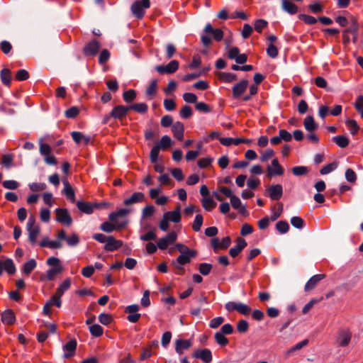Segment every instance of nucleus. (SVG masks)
Here are the masks:
<instances>
[{
    "label": "nucleus",
    "instance_id": "nucleus-48",
    "mask_svg": "<svg viewBox=\"0 0 363 363\" xmlns=\"http://www.w3.org/2000/svg\"><path fill=\"white\" fill-rule=\"evenodd\" d=\"M123 100L126 103H130L136 98V92L133 89H129L123 94Z\"/></svg>",
    "mask_w": 363,
    "mask_h": 363
},
{
    "label": "nucleus",
    "instance_id": "nucleus-10",
    "mask_svg": "<svg viewBox=\"0 0 363 363\" xmlns=\"http://www.w3.org/2000/svg\"><path fill=\"white\" fill-rule=\"evenodd\" d=\"M100 48L101 45L99 42L94 39L86 44L83 52L85 56H95L98 53Z\"/></svg>",
    "mask_w": 363,
    "mask_h": 363
},
{
    "label": "nucleus",
    "instance_id": "nucleus-4",
    "mask_svg": "<svg viewBox=\"0 0 363 363\" xmlns=\"http://www.w3.org/2000/svg\"><path fill=\"white\" fill-rule=\"evenodd\" d=\"M150 6V0H141L135 1L131 6L133 13L138 18H142L145 14V9Z\"/></svg>",
    "mask_w": 363,
    "mask_h": 363
},
{
    "label": "nucleus",
    "instance_id": "nucleus-3",
    "mask_svg": "<svg viewBox=\"0 0 363 363\" xmlns=\"http://www.w3.org/2000/svg\"><path fill=\"white\" fill-rule=\"evenodd\" d=\"M39 151L41 155L44 157V161L47 164L56 165L57 160L56 157L51 154V147L47 143H40Z\"/></svg>",
    "mask_w": 363,
    "mask_h": 363
},
{
    "label": "nucleus",
    "instance_id": "nucleus-12",
    "mask_svg": "<svg viewBox=\"0 0 363 363\" xmlns=\"http://www.w3.org/2000/svg\"><path fill=\"white\" fill-rule=\"evenodd\" d=\"M192 356L194 358L201 359L205 363H210L213 359L211 351L206 348L196 350Z\"/></svg>",
    "mask_w": 363,
    "mask_h": 363
},
{
    "label": "nucleus",
    "instance_id": "nucleus-61",
    "mask_svg": "<svg viewBox=\"0 0 363 363\" xmlns=\"http://www.w3.org/2000/svg\"><path fill=\"white\" fill-rule=\"evenodd\" d=\"M29 188L33 191H41L46 188V184L42 182H34L29 184Z\"/></svg>",
    "mask_w": 363,
    "mask_h": 363
},
{
    "label": "nucleus",
    "instance_id": "nucleus-31",
    "mask_svg": "<svg viewBox=\"0 0 363 363\" xmlns=\"http://www.w3.org/2000/svg\"><path fill=\"white\" fill-rule=\"evenodd\" d=\"M71 135L73 140L77 144L83 142L85 145H87L90 142V137L84 135L80 132L74 131Z\"/></svg>",
    "mask_w": 363,
    "mask_h": 363
},
{
    "label": "nucleus",
    "instance_id": "nucleus-44",
    "mask_svg": "<svg viewBox=\"0 0 363 363\" xmlns=\"http://www.w3.org/2000/svg\"><path fill=\"white\" fill-rule=\"evenodd\" d=\"M28 232V240L32 243L34 244L36 242L37 237L40 233V228L36 225L34 228L27 230Z\"/></svg>",
    "mask_w": 363,
    "mask_h": 363
},
{
    "label": "nucleus",
    "instance_id": "nucleus-50",
    "mask_svg": "<svg viewBox=\"0 0 363 363\" xmlns=\"http://www.w3.org/2000/svg\"><path fill=\"white\" fill-rule=\"evenodd\" d=\"M291 172L295 176L300 177L306 175L308 172V169L305 166H297L293 167Z\"/></svg>",
    "mask_w": 363,
    "mask_h": 363
},
{
    "label": "nucleus",
    "instance_id": "nucleus-19",
    "mask_svg": "<svg viewBox=\"0 0 363 363\" xmlns=\"http://www.w3.org/2000/svg\"><path fill=\"white\" fill-rule=\"evenodd\" d=\"M123 245V241L116 240L112 235L108 236V242L104 246V250L108 252H113L118 250Z\"/></svg>",
    "mask_w": 363,
    "mask_h": 363
},
{
    "label": "nucleus",
    "instance_id": "nucleus-2",
    "mask_svg": "<svg viewBox=\"0 0 363 363\" xmlns=\"http://www.w3.org/2000/svg\"><path fill=\"white\" fill-rule=\"evenodd\" d=\"M39 151L41 155L44 157V161L47 164L56 165L57 160L56 157L51 154V147L47 143H40Z\"/></svg>",
    "mask_w": 363,
    "mask_h": 363
},
{
    "label": "nucleus",
    "instance_id": "nucleus-60",
    "mask_svg": "<svg viewBox=\"0 0 363 363\" xmlns=\"http://www.w3.org/2000/svg\"><path fill=\"white\" fill-rule=\"evenodd\" d=\"M179 114L182 118L186 119L190 118L192 115L191 108L186 105L183 106L182 108L180 110Z\"/></svg>",
    "mask_w": 363,
    "mask_h": 363
},
{
    "label": "nucleus",
    "instance_id": "nucleus-43",
    "mask_svg": "<svg viewBox=\"0 0 363 363\" xmlns=\"http://www.w3.org/2000/svg\"><path fill=\"white\" fill-rule=\"evenodd\" d=\"M155 212L154 206H145L142 211V218L148 219L152 217Z\"/></svg>",
    "mask_w": 363,
    "mask_h": 363
},
{
    "label": "nucleus",
    "instance_id": "nucleus-52",
    "mask_svg": "<svg viewBox=\"0 0 363 363\" xmlns=\"http://www.w3.org/2000/svg\"><path fill=\"white\" fill-rule=\"evenodd\" d=\"M220 79L225 82H231L237 79L236 75L233 73L221 72L219 74Z\"/></svg>",
    "mask_w": 363,
    "mask_h": 363
},
{
    "label": "nucleus",
    "instance_id": "nucleus-24",
    "mask_svg": "<svg viewBox=\"0 0 363 363\" xmlns=\"http://www.w3.org/2000/svg\"><path fill=\"white\" fill-rule=\"evenodd\" d=\"M62 267H52L47 271L46 275H41L40 280L42 281H52L55 276L57 274L61 273Z\"/></svg>",
    "mask_w": 363,
    "mask_h": 363
},
{
    "label": "nucleus",
    "instance_id": "nucleus-33",
    "mask_svg": "<svg viewBox=\"0 0 363 363\" xmlns=\"http://www.w3.org/2000/svg\"><path fill=\"white\" fill-rule=\"evenodd\" d=\"M130 213V210L128 208H121L117 211L112 212L109 214L108 218L112 222H116L118 218L125 217Z\"/></svg>",
    "mask_w": 363,
    "mask_h": 363
},
{
    "label": "nucleus",
    "instance_id": "nucleus-16",
    "mask_svg": "<svg viewBox=\"0 0 363 363\" xmlns=\"http://www.w3.org/2000/svg\"><path fill=\"white\" fill-rule=\"evenodd\" d=\"M267 191L273 201H278L282 196L283 188L281 184L272 185L268 188Z\"/></svg>",
    "mask_w": 363,
    "mask_h": 363
},
{
    "label": "nucleus",
    "instance_id": "nucleus-5",
    "mask_svg": "<svg viewBox=\"0 0 363 363\" xmlns=\"http://www.w3.org/2000/svg\"><path fill=\"white\" fill-rule=\"evenodd\" d=\"M197 255L196 250L192 251H186L184 254H181L176 259V261H173L172 264L179 269L183 270L182 267L177 266V264L184 265L187 263H189L191 261V258H193Z\"/></svg>",
    "mask_w": 363,
    "mask_h": 363
},
{
    "label": "nucleus",
    "instance_id": "nucleus-34",
    "mask_svg": "<svg viewBox=\"0 0 363 363\" xmlns=\"http://www.w3.org/2000/svg\"><path fill=\"white\" fill-rule=\"evenodd\" d=\"M271 216L269 219L271 221L277 220L283 212V206H272L270 208Z\"/></svg>",
    "mask_w": 363,
    "mask_h": 363
},
{
    "label": "nucleus",
    "instance_id": "nucleus-13",
    "mask_svg": "<svg viewBox=\"0 0 363 363\" xmlns=\"http://www.w3.org/2000/svg\"><path fill=\"white\" fill-rule=\"evenodd\" d=\"M128 111H129L128 106L119 105V106H115L112 109V111L111 112V116H112V118H113L115 119L123 120L124 118L126 117Z\"/></svg>",
    "mask_w": 363,
    "mask_h": 363
},
{
    "label": "nucleus",
    "instance_id": "nucleus-29",
    "mask_svg": "<svg viewBox=\"0 0 363 363\" xmlns=\"http://www.w3.org/2000/svg\"><path fill=\"white\" fill-rule=\"evenodd\" d=\"M145 196L142 192H135L123 201V204H133L141 203L144 201Z\"/></svg>",
    "mask_w": 363,
    "mask_h": 363
},
{
    "label": "nucleus",
    "instance_id": "nucleus-8",
    "mask_svg": "<svg viewBox=\"0 0 363 363\" xmlns=\"http://www.w3.org/2000/svg\"><path fill=\"white\" fill-rule=\"evenodd\" d=\"M5 271L9 275H13L16 272V267L12 259L6 258L4 260H0V276Z\"/></svg>",
    "mask_w": 363,
    "mask_h": 363
},
{
    "label": "nucleus",
    "instance_id": "nucleus-36",
    "mask_svg": "<svg viewBox=\"0 0 363 363\" xmlns=\"http://www.w3.org/2000/svg\"><path fill=\"white\" fill-rule=\"evenodd\" d=\"M2 83L6 86H10L11 81V72L9 69H3L0 73Z\"/></svg>",
    "mask_w": 363,
    "mask_h": 363
},
{
    "label": "nucleus",
    "instance_id": "nucleus-28",
    "mask_svg": "<svg viewBox=\"0 0 363 363\" xmlns=\"http://www.w3.org/2000/svg\"><path fill=\"white\" fill-rule=\"evenodd\" d=\"M352 335L349 331L343 330L340 333L337 340L340 347H346L350 342Z\"/></svg>",
    "mask_w": 363,
    "mask_h": 363
},
{
    "label": "nucleus",
    "instance_id": "nucleus-1",
    "mask_svg": "<svg viewBox=\"0 0 363 363\" xmlns=\"http://www.w3.org/2000/svg\"><path fill=\"white\" fill-rule=\"evenodd\" d=\"M223 38V32L220 28H214L211 23H207L203 29V34L201 37V43L208 47L212 38L216 41H220Z\"/></svg>",
    "mask_w": 363,
    "mask_h": 363
},
{
    "label": "nucleus",
    "instance_id": "nucleus-49",
    "mask_svg": "<svg viewBox=\"0 0 363 363\" xmlns=\"http://www.w3.org/2000/svg\"><path fill=\"white\" fill-rule=\"evenodd\" d=\"M347 127L349 128L351 134L354 135L358 131L359 127L354 120L348 119L345 121Z\"/></svg>",
    "mask_w": 363,
    "mask_h": 363
},
{
    "label": "nucleus",
    "instance_id": "nucleus-25",
    "mask_svg": "<svg viewBox=\"0 0 363 363\" xmlns=\"http://www.w3.org/2000/svg\"><path fill=\"white\" fill-rule=\"evenodd\" d=\"M1 321L4 324L13 325L16 321V316L13 311L11 309L4 311L1 314Z\"/></svg>",
    "mask_w": 363,
    "mask_h": 363
},
{
    "label": "nucleus",
    "instance_id": "nucleus-45",
    "mask_svg": "<svg viewBox=\"0 0 363 363\" xmlns=\"http://www.w3.org/2000/svg\"><path fill=\"white\" fill-rule=\"evenodd\" d=\"M214 337L216 342L221 347H225L229 343L228 339L225 337V335L220 332L216 333Z\"/></svg>",
    "mask_w": 363,
    "mask_h": 363
},
{
    "label": "nucleus",
    "instance_id": "nucleus-57",
    "mask_svg": "<svg viewBox=\"0 0 363 363\" xmlns=\"http://www.w3.org/2000/svg\"><path fill=\"white\" fill-rule=\"evenodd\" d=\"M160 150V146L157 145L152 148L150 153V158L152 163H155L157 161Z\"/></svg>",
    "mask_w": 363,
    "mask_h": 363
},
{
    "label": "nucleus",
    "instance_id": "nucleus-54",
    "mask_svg": "<svg viewBox=\"0 0 363 363\" xmlns=\"http://www.w3.org/2000/svg\"><path fill=\"white\" fill-rule=\"evenodd\" d=\"M290 222L294 228L298 229L303 228L304 225V220L301 217L298 216L292 217L290 220Z\"/></svg>",
    "mask_w": 363,
    "mask_h": 363
},
{
    "label": "nucleus",
    "instance_id": "nucleus-14",
    "mask_svg": "<svg viewBox=\"0 0 363 363\" xmlns=\"http://www.w3.org/2000/svg\"><path fill=\"white\" fill-rule=\"evenodd\" d=\"M236 245L232 247L229 250L230 255L235 258L239 255V254L244 250V248L247 245V242L246 240L242 238H238L236 239Z\"/></svg>",
    "mask_w": 363,
    "mask_h": 363
},
{
    "label": "nucleus",
    "instance_id": "nucleus-40",
    "mask_svg": "<svg viewBox=\"0 0 363 363\" xmlns=\"http://www.w3.org/2000/svg\"><path fill=\"white\" fill-rule=\"evenodd\" d=\"M333 141L342 148L346 147L349 145V139L344 135H337L333 138Z\"/></svg>",
    "mask_w": 363,
    "mask_h": 363
},
{
    "label": "nucleus",
    "instance_id": "nucleus-53",
    "mask_svg": "<svg viewBox=\"0 0 363 363\" xmlns=\"http://www.w3.org/2000/svg\"><path fill=\"white\" fill-rule=\"evenodd\" d=\"M237 330L240 333H245L249 329V324L245 320H240L237 323Z\"/></svg>",
    "mask_w": 363,
    "mask_h": 363
},
{
    "label": "nucleus",
    "instance_id": "nucleus-15",
    "mask_svg": "<svg viewBox=\"0 0 363 363\" xmlns=\"http://www.w3.org/2000/svg\"><path fill=\"white\" fill-rule=\"evenodd\" d=\"M247 86L248 81L246 79H242L235 84L232 89L233 98L238 99L245 91Z\"/></svg>",
    "mask_w": 363,
    "mask_h": 363
},
{
    "label": "nucleus",
    "instance_id": "nucleus-21",
    "mask_svg": "<svg viewBox=\"0 0 363 363\" xmlns=\"http://www.w3.org/2000/svg\"><path fill=\"white\" fill-rule=\"evenodd\" d=\"M268 176L272 177L273 175H282L284 174V169L279 164L277 159H274L272 161V167H267Z\"/></svg>",
    "mask_w": 363,
    "mask_h": 363
},
{
    "label": "nucleus",
    "instance_id": "nucleus-41",
    "mask_svg": "<svg viewBox=\"0 0 363 363\" xmlns=\"http://www.w3.org/2000/svg\"><path fill=\"white\" fill-rule=\"evenodd\" d=\"M89 332L92 336L99 337L103 335L104 329L99 324H94L89 327Z\"/></svg>",
    "mask_w": 363,
    "mask_h": 363
},
{
    "label": "nucleus",
    "instance_id": "nucleus-18",
    "mask_svg": "<svg viewBox=\"0 0 363 363\" xmlns=\"http://www.w3.org/2000/svg\"><path fill=\"white\" fill-rule=\"evenodd\" d=\"M325 277V274H315L311 277L309 280L306 282L304 286V291L306 292H308L313 289L319 281H320L322 279H323Z\"/></svg>",
    "mask_w": 363,
    "mask_h": 363
},
{
    "label": "nucleus",
    "instance_id": "nucleus-7",
    "mask_svg": "<svg viewBox=\"0 0 363 363\" xmlns=\"http://www.w3.org/2000/svg\"><path fill=\"white\" fill-rule=\"evenodd\" d=\"M177 233L174 231L170 232L166 236L159 239L157 241V247L162 250H166L169 245L174 243L177 240Z\"/></svg>",
    "mask_w": 363,
    "mask_h": 363
},
{
    "label": "nucleus",
    "instance_id": "nucleus-55",
    "mask_svg": "<svg viewBox=\"0 0 363 363\" xmlns=\"http://www.w3.org/2000/svg\"><path fill=\"white\" fill-rule=\"evenodd\" d=\"M13 157L11 155L7 154L1 156V164L6 168L11 167L13 163Z\"/></svg>",
    "mask_w": 363,
    "mask_h": 363
},
{
    "label": "nucleus",
    "instance_id": "nucleus-32",
    "mask_svg": "<svg viewBox=\"0 0 363 363\" xmlns=\"http://www.w3.org/2000/svg\"><path fill=\"white\" fill-rule=\"evenodd\" d=\"M359 25L356 19L352 18L351 23L349 27L343 31V38H346V33H351L355 37L357 35Z\"/></svg>",
    "mask_w": 363,
    "mask_h": 363
},
{
    "label": "nucleus",
    "instance_id": "nucleus-47",
    "mask_svg": "<svg viewBox=\"0 0 363 363\" xmlns=\"http://www.w3.org/2000/svg\"><path fill=\"white\" fill-rule=\"evenodd\" d=\"M203 222V218L201 214H197L195 216L194 220L192 223V229L195 232H199Z\"/></svg>",
    "mask_w": 363,
    "mask_h": 363
},
{
    "label": "nucleus",
    "instance_id": "nucleus-22",
    "mask_svg": "<svg viewBox=\"0 0 363 363\" xmlns=\"http://www.w3.org/2000/svg\"><path fill=\"white\" fill-rule=\"evenodd\" d=\"M172 131L178 140L182 141L184 139V127L182 122L177 121L172 124Z\"/></svg>",
    "mask_w": 363,
    "mask_h": 363
},
{
    "label": "nucleus",
    "instance_id": "nucleus-64",
    "mask_svg": "<svg viewBox=\"0 0 363 363\" xmlns=\"http://www.w3.org/2000/svg\"><path fill=\"white\" fill-rule=\"evenodd\" d=\"M267 53L270 57L275 58L278 56L279 51L275 45L270 43L267 48Z\"/></svg>",
    "mask_w": 363,
    "mask_h": 363
},
{
    "label": "nucleus",
    "instance_id": "nucleus-30",
    "mask_svg": "<svg viewBox=\"0 0 363 363\" xmlns=\"http://www.w3.org/2000/svg\"><path fill=\"white\" fill-rule=\"evenodd\" d=\"M305 129L308 132H313L318 128V124L315 122L314 118L311 116H308L303 121Z\"/></svg>",
    "mask_w": 363,
    "mask_h": 363
},
{
    "label": "nucleus",
    "instance_id": "nucleus-27",
    "mask_svg": "<svg viewBox=\"0 0 363 363\" xmlns=\"http://www.w3.org/2000/svg\"><path fill=\"white\" fill-rule=\"evenodd\" d=\"M282 9L291 15L296 14L298 12V6L289 0L281 1Z\"/></svg>",
    "mask_w": 363,
    "mask_h": 363
},
{
    "label": "nucleus",
    "instance_id": "nucleus-20",
    "mask_svg": "<svg viewBox=\"0 0 363 363\" xmlns=\"http://www.w3.org/2000/svg\"><path fill=\"white\" fill-rule=\"evenodd\" d=\"M77 346V342L75 339H72L67 342L63 346V350L67 352L64 354V357L68 359L73 357L75 354Z\"/></svg>",
    "mask_w": 363,
    "mask_h": 363
},
{
    "label": "nucleus",
    "instance_id": "nucleus-23",
    "mask_svg": "<svg viewBox=\"0 0 363 363\" xmlns=\"http://www.w3.org/2000/svg\"><path fill=\"white\" fill-rule=\"evenodd\" d=\"M164 216L167 217L169 222H173L175 223L180 222L182 218L180 206H178V207L172 211H167L164 213Z\"/></svg>",
    "mask_w": 363,
    "mask_h": 363
},
{
    "label": "nucleus",
    "instance_id": "nucleus-39",
    "mask_svg": "<svg viewBox=\"0 0 363 363\" xmlns=\"http://www.w3.org/2000/svg\"><path fill=\"white\" fill-rule=\"evenodd\" d=\"M157 80L153 79L151 81L150 85L146 89V96L149 97L150 99L153 98V96L157 93Z\"/></svg>",
    "mask_w": 363,
    "mask_h": 363
},
{
    "label": "nucleus",
    "instance_id": "nucleus-17",
    "mask_svg": "<svg viewBox=\"0 0 363 363\" xmlns=\"http://www.w3.org/2000/svg\"><path fill=\"white\" fill-rule=\"evenodd\" d=\"M191 345V340L178 339L175 341V351L179 355H182L184 351L189 349Z\"/></svg>",
    "mask_w": 363,
    "mask_h": 363
},
{
    "label": "nucleus",
    "instance_id": "nucleus-62",
    "mask_svg": "<svg viewBox=\"0 0 363 363\" xmlns=\"http://www.w3.org/2000/svg\"><path fill=\"white\" fill-rule=\"evenodd\" d=\"M354 108L360 113L361 117L363 118V96H359L357 98L354 103Z\"/></svg>",
    "mask_w": 363,
    "mask_h": 363
},
{
    "label": "nucleus",
    "instance_id": "nucleus-56",
    "mask_svg": "<svg viewBox=\"0 0 363 363\" xmlns=\"http://www.w3.org/2000/svg\"><path fill=\"white\" fill-rule=\"evenodd\" d=\"M98 318H99V321L104 325H109L111 323V321L113 320L111 315L109 314L105 313H101L99 315Z\"/></svg>",
    "mask_w": 363,
    "mask_h": 363
},
{
    "label": "nucleus",
    "instance_id": "nucleus-51",
    "mask_svg": "<svg viewBox=\"0 0 363 363\" xmlns=\"http://www.w3.org/2000/svg\"><path fill=\"white\" fill-rule=\"evenodd\" d=\"M212 267V264L203 262L199 265V270L202 275L207 276L211 272Z\"/></svg>",
    "mask_w": 363,
    "mask_h": 363
},
{
    "label": "nucleus",
    "instance_id": "nucleus-58",
    "mask_svg": "<svg viewBox=\"0 0 363 363\" xmlns=\"http://www.w3.org/2000/svg\"><path fill=\"white\" fill-rule=\"evenodd\" d=\"M298 18L308 25H313L317 22V19L315 18L306 14H300L298 16Z\"/></svg>",
    "mask_w": 363,
    "mask_h": 363
},
{
    "label": "nucleus",
    "instance_id": "nucleus-26",
    "mask_svg": "<svg viewBox=\"0 0 363 363\" xmlns=\"http://www.w3.org/2000/svg\"><path fill=\"white\" fill-rule=\"evenodd\" d=\"M64 189L63 194L65 195L68 201L71 203L74 202V191L72 186L69 184L67 180L63 181Z\"/></svg>",
    "mask_w": 363,
    "mask_h": 363
},
{
    "label": "nucleus",
    "instance_id": "nucleus-63",
    "mask_svg": "<svg viewBox=\"0 0 363 363\" xmlns=\"http://www.w3.org/2000/svg\"><path fill=\"white\" fill-rule=\"evenodd\" d=\"M3 186L7 189L15 190L18 188L19 184L15 180H6L3 182Z\"/></svg>",
    "mask_w": 363,
    "mask_h": 363
},
{
    "label": "nucleus",
    "instance_id": "nucleus-11",
    "mask_svg": "<svg viewBox=\"0 0 363 363\" xmlns=\"http://www.w3.org/2000/svg\"><path fill=\"white\" fill-rule=\"evenodd\" d=\"M220 143L224 146H230L231 145H238L241 143L250 144L251 139L247 138H219Z\"/></svg>",
    "mask_w": 363,
    "mask_h": 363
},
{
    "label": "nucleus",
    "instance_id": "nucleus-6",
    "mask_svg": "<svg viewBox=\"0 0 363 363\" xmlns=\"http://www.w3.org/2000/svg\"><path fill=\"white\" fill-rule=\"evenodd\" d=\"M56 220L63 225L69 226L72 223V218L67 209L57 208L55 210Z\"/></svg>",
    "mask_w": 363,
    "mask_h": 363
},
{
    "label": "nucleus",
    "instance_id": "nucleus-9",
    "mask_svg": "<svg viewBox=\"0 0 363 363\" xmlns=\"http://www.w3.org/2000/svg\"><path fill=\"white\" fill-rule=\"evenodd\" d=\"M179 68V62L178 61L174 60L170 61L166 65H157L155 67V69L160 74H173Z\"/></svg>",
    "mask_w": 363,
    "mask_h": 363
},
{
    "label": "nucleus",
    "instance_id": "nucleus-37",
    "mask_svg": "<svg viewBox=\"0 0 363 363\" xmlns=\"http://www.w3.org/2000/svg\"><path fill=\"white\" fill-rule=\"evenodd\" d=\"M71 285L70 278H67L57 289L55 294L62 296L64 293L67 291Z\"/></svg>",
    "mask_w": 363,
    "mask_h": 363
},
{
    "label": "nucleus",
    "instance_id": "nucleus-42",
    "mask_svg": "<svg viewBox=\"0 0 363 363\" xmlns=\"http://www.w3.org/2000/svg\"><path fill=\"white\" fill-rule=\"evenodd\" d=\"M275 228L281 234L286 233L289 230V223L285 220H279L276 223Z\"/></svg>",
    "mask_w": 363,
    "mask_h": 363
},
{
    "label": "nucleus",
    "instance_id": "nucleus-35",
    "mask_svg": "<svg viewBox=\"0 0 363 363\" xmlns=\"http://www.w3.org/2000/svg\"><path fill=\"white\" fill-rule=\"evenodd\" d=\"M129 111L133 110L138 113H145L147 111L148 106L145 103H137L128 106Z\"/></svg>",
    "mask_w": 363,
    "mask_h": 363
},
{
    "label": "nucleus",
    "instance_id": "nucleus-38",
    "mask_svg": "<svg viewBox=\"0 0 363 363\" xmlns=\"http://www.w3.org/2000/svg\"><path fill=\"white\" fill-rule=\"evenodd\" d=\"M37 262L34 259H30L25 262L23 266V272L26 275H29L31 272L36 267Z\"/></svg>",
    "mask_w": 363,
    "mask_h": 363
},
{
    "label": "nucleus",
    "instance_id": "nucleus-46",
    "mask_svg": "<svg viewBox=\"0 0 363 363\" xmlns=\"http://www.w3.org/2000/svg\"><path fill=\"white\" fill-rule=\"evenodd\" d=\"M160 149L166 150L172 145V140L168 135H163L159 143L157 144Z\"/></svg>",
    "mask_w": 363,
    "mask_h": 363
},
{
    "label": "nucleus",
    "instance_id": "nucleus-59",
    "mask_svg": "<svg viewBox=\"0 0 363 363\" xmlns=\"http://www.w3.org/2000/svg\"><path fill=\"white\" fill-rule=\"evenodd\" d=\"M15 78L18 81L26 80L29 78V73L26 69H19L16 72Z\"/></svg>",
    "mask_w": 363,
    "mask_h": 363
}]
</instances>
